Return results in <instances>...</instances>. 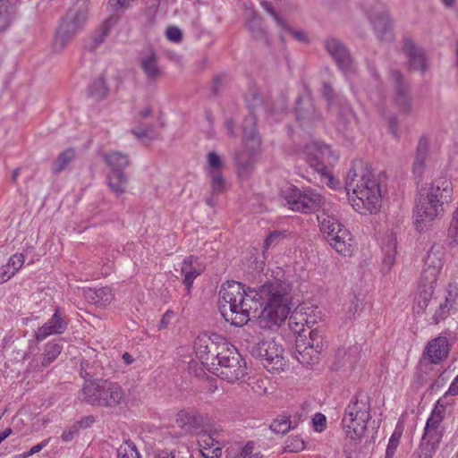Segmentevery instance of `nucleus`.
Returning a JSON list of instances; mask_svg holds the SVG:
<instances>
[{
  "label": "nucleus",
  "mask_w": 458,
  "mask_h": 458,
  "mask_svg": "<svg viewBox=\"0 0 458 458\" xmlns=\"http://www.w3.org/2000/svg\"><path fill=\"white\" fill-rule=\"evenodd\" d=\"M220 312L227 322L242 327L257 317L264 329L278 328L287 318L293 307L292 285L274 280L259 288H245L236 281H227L219 291Z\"/></svg>",
  "instance_id": "f257e3e1"
},
{
  "label": "nucleus",
  "mask_w": 458,
  "mask_h": 458,
  "mask_svg": "<svg viewBox=\"0 0 458 458\" xmlns=\"http://www.w3.org/2000/svg\"><path fill=\"white\" fill-rule=\"evenodd\" d=\"M345 189L352 208L362 213H376L381 207V189L370 169L362 160L352 163L348 171Z\"/></svg>",
  "instance_id": "f03ea898"
},
{
  "label": "nucleus",
  "mask_w": 458,
  "mask_h": 458,
  "mask_svg": "<svg viewBox=\"0 0 458 458\" xmlns=\"http://www.w3.org/2000/svg\"><path fill=\"white\" fill-rule=\"evenodd\" d=\"M453 184L450 180L440 177L421 187L415 202V224L422 231L427 224L443 215L445 205L452 200Z\"/></svg>",
  "instance_id": "7ed1b4c3"
},
{
  "label": "nucleus",
  "mask_w": 458,
  "mask_h": 458,
  "mask_svg": "<svg viewBox=\"0 0 458 458\" xmlns=\"http://www.w3.org/2000/svg\"><path fill=\"white\" fill-rule=\"evenodd\" d=\"M80 396L87 404L107 409L125 404L127 401L124 389L117 382L103 378L85 380Z\"/></svg>",
  "instance_id": "20e7f679"
},
{
  "label": "nucleus",
  "mask_w": 458,
  "mask_h": 458,
  "mask_svg": "<svg viewBox=\"0 0 458 458\" xmlns=\"http://www.w3.org/2000/svg\"><path fill=\"white\" fill-rule=\"evenodd\" d=\"M370 398L365 393H359L348 403L342 420L343 428L347 437L360 441L367 430L371 419Z\"/></svg>",
  "instance_id": "39448f33"
},
{
  "label": "nucleus",
  "mask_w": 458,
  "mask_h": 458,
  "mask_svg": "<svg viewBox=\"0 0 458 458\" xmlns=\"http://www.w3.org/2000/svg\"><path fill=\"white\" fill-rule=\"evenodd\" d=\"M89 0H76L56 31L53 42L55 51L63 50L67 43L84 28L89 19Z\"/></svg>",
  "instance_id": "423d86ee"
},
{
  "label": "nucleus",
  "mask_w": 458,
  "mask_h": 458,
  "mask_svg": "<svg viewBox=\"0 0 458 458\" xmlns=\"http://www.w3.org/2000/svg\"><path fill=\"white\" fill-rule=\"evenodd\" d=\"M232 346L226 339L216 334L212 335L202 334L194 342L197 358L210 372L219 365L220 357H224Z\"/></svg>",
  "instance_id": "0eeeda50"
},
{
  "label": "nucleus",
  "mask_w": 458,
  "mask_h": 458,
  "mask_svg": "<svg viewBox=\"0 0 458 458\" xmlns=\"http://www.w3.org/2000/svg\"><path fill=\"white\" fill-rule=\"evenodd\" d=\"M445 418L444 406L436 405L427 420L419 451L434 456L444 436L442 421Z\"/></svg>",
  "instance_id": "6e6552de"
},
{
  "label": "nucleus",
  "mask_w": 458,
  "mask_h": 458,
  "mask_svg": "<svg viewBox=\"0 0 458 458\" xmlns=\"http://www.w3.org/2000/svg\"><path fill=\"white\" fill-rule=\"evenodd\" d=\"M323 347V338L318 330L301 329L296 338L295 358L304 365L317 363Z\"/></svg>",
  "instance_id": "1a4fd4ad"
},
{
  "label": "nucleus",
  "mask_w": 458,
  "mask_h": 458,
  "mask_svg": "<svg viewBox=\"0 0 458 458\" xmlns=\"http://www.w3.org/2000/svg\"><path fill=\"white\" fill-rule=\"evenodd\" d=\"M285 205L293 211L310 214L318 210L324 198L311 188L300 189L296 186L289 188L284 195Z\"/></svg>",
  "instance_id": "9d476101"
},
{
  "label": "nucleus",
  "mask_w": 458,
  "mask_h": 458,
  "mask_svg": "<svg viewBox=\"0 0 458 458\" xmlns=\"http://www.w3.org/2000/svg\"><path fill=\"white\" fill-rule=\"evenodd\" d=\"M211 373L230 383L244 380L247 376L246 362L237 350L232 346L224 357H220Z\"/></svg>",
  "instance_id": "9b49d317"
},
{
  "label": "nucleus",
  "mask_w": 458,
  "mask_h": 458,
  "mask_svg": "<svg viewBox=\"0 0 458 458\" xmlns=\"http://www.w3.org/2000/svg\"><path fill=\"white\" fill-rule=\"evenodd\" d=\"M251 355L261 360L268 371H280L285 366L283 348L274 339H263L251 348Z\"/></svg>",
  "instance_id": "f8f14e48"
},
{
  "label": "nucleus",
  "mask_w": 458,
  "mask_h": 458,
  "mask_svg": "<svg viewBox=\"0 0 458 458\" xmlns=\"http://www.w3.org/2000/svg\"><path fill=\"white\" fill-rule=\"evenodd\" d=\"M442 256L443 254L440 250H435V248L432 247L425 259L420 277L422 284L427 288L425 290L426 296L424 297L423 304L420 305L422 308L428 306V296H431L434 284L443 267Z\"/></svg>",
  "instance_id": "ddd939ff"
},
{
  "label": "nucleus",
  "mask_w": 458,
  "mask_h": 458,
  "mask_svg": "<svg viewBox=\"0 0 458 458\" xmlns=\"http://www.w3.org/2000/svg\"><path fill=\"white\" fill-rule=\"evenodd\" d=\"M209 422L208 415L200 412L194 407L182 409L175 415L177 427L185 434H199L209 425Z\"/></svg>",
  "instance_id": "4468645a"
},
{
  "label": "nucleus",
  "mask_w": 458,
  "mask_h": 458,
  "mask_svg": "<svg viewBox=\"0 0 458 458\" xmlns=\"http://www.w3.org/2000/svg\"><path fill=\"white\" fill-rule=\"evenodd\" d=\"M389 78L394 84V103L395 106L402 114H410L412 111L411 86L398 70H390Z\"/></svg>",
  "instance_id": "2eb2a0df"
},
{
  "label": "nucleus",
  "mask_w": 458,
  "mask_h": 458,
  "mask_svg": "<svg viewBox=\"0 0 458 458\" xmlns=\"http://www.w3.org/2000/svg\"><path fill=\"white\" fill-rule=\"evenodd\" d=\"M63 344L59 340L48 341L43 347L42 352L38 358H33L29 362L26 372L29 374L42 373L61 354Z\"/></svg>",
  "instance_id": "dca6fc26"
},
{
  "label": "nucleus",
  "mask_w": 458,
  "mask_h": 458,
  "mask_svg": "<svg viewBox=\"0 0 458 458\" xmlns=\"http://www.w3.org/2000/svg\"><path fill=\"white\" fill-rule=\"evenodd\" d=\"M368 17L378 39L382 41H390L393 39L394 36L388 13L383 3H377L371 7L368 11Z\"/></svg>",
  "instance_id": "f3484780"
},
{
  "label": "nucleus",
  "mask_w": 458,
  "mask_h": 458,
  "mask_svg": "<svg viewBox=\"0 0 458 458\" xmlns=\"http://www.w3.org/2000/svg\"><path fill=\"white\" fill-rule=\"evenodd\" d=\"M260 146L254 143H249V146H246L243 142V148L234 152L233 160L238 175L242 180L248 179L253 172Z\"/></svg>",
  "instance_id": "a211bd4d"
},
{
  "label": "nucleus",
  "mask_w": 458,
  "mask_h": 458,
  "mask_svg": "<svg viewBox=\"0 0 458 458\" xmlns=\"http://www.w3.org/2000/svg\"><path fill=\"white\" fill-rule=\"evenodd\" d=\"M67 327V317L60 308H56L52 317L36 330L34 336L37 342H41L51 335L64 334Z\"/></svg>",
  "instance_id": "6ab92c4d"
},
{
  "label": "nucleus",
  "mask_w": 458,
  "mask_h": 458,
  "mask_svg": "<svg viewBox=\"0 0 458 458\" xmlns=\"http://www.w3.org/2000/svg\"><path fill=\"white\" fill-rule=\"evenodd\" d=\"M205 267L199 260L198 257L190 256L183 259L181 265V276L182 284L186 288L184 297L191 298L194 280L204 272Z\"/></svg>",
  "instance_id": "aec40b11"
},
{
  "label": "nucleus",
  "mask_w": 458,
  "mask_h": 458,
  "mask_svg": "<svg viewBox=\"0 0 458 458\" xmlns=\"http://www.w3.org/2000/svg\"><path fill=\"white\" fill-rule=\"evenodd\" d=\"M325 48L334 58L339 69L344 72H352V59L344 45L336 38H327L325 41Z\"/></svg>",
  "instance_id": "412c9836"
},
{
  "label": "nucleus",
  "mask_w": 458,
  "mask_h": 458,
  "mask_svg": "<svg viewBox=\"0 0 458 458\" xmlns=\"http://www.w3.org/2000/svg\"><path fill=\"white\" fill-rule=\"evenodd\" d=\"M331 154L327 145L319 142H311L307 146L308 161L318 173L328 174L325 160Z\"/></svg>",
  "instance_id": "4be33fe9"
},
{
  "label": "nucleus",
  "mask_w": 458,
  "mask_h": 458,
  "mask_svg": "<svg viewBox=\"0 0 458 458\" xmlns=\"http://www.w3.org/2000/svg\"><path fill=\"white\" fill-rule=\"evenodd\" d=\"M139 64L148 81L155 82L164 76V70L159 65L157 55L153 50L141 55Z\"/></svg>",
  "instance_id": "5701e85b"
},
{
  "label": "nucleus",
  "mask_w": 458,
  "mask_h": 458,
  "mask_svg": "<svg viewBox=\"0 0 458 458\" xmlns=\"http://www.w3.org/2000/svg\"><path fill=\"white\" fill-rule=\"evenodd\" d=\"M403 52L408 58L410 67L412 70L425 72L428 69L427 59L424 51L418 47L411 39L407 38L403 43Z\"/></svg>",
  "instance_id": "b1692460"
},
{
  "label": "nucleus",
  "mask_w": 458,
  "mask_h": 458,
  "mask_svg": "<svg viewBox=\"0 0 458 458\" xmlns=\"http://www.w3.org/2000/svg\"><path fill=\"white\" fill-rule=\"evenodd\" d=\"M449 351L447 338L439 336L428 344L425 350V355L431 363L438 364L447 358Z\"/></svg>",
  "instance_id": "393cba45"
},
{
  "label": "nucleus",
  "mask_w": 458,
  "mask_h": 458,
  "mask_svg": "<svg viewBox=\"0 0 458 458\" xmlns=\"http://www.w3.org/2000/svg\"><path fill=\"white\" fill-rule=\"evenodd\" d=\"M327 242L336 252L343 256H351L354 251V241L346 228L338 232L335 236L330 237Z\"/></svg>",
  "instance_id": "a878e982"
},
{
  "label": "nucleus",
  "mask_w": 458,
  "mask_h": 458,
  "mask_svg": "<svg viewBox=\"0 0 458 458\" xmlns=\"http://www.w3.org/2000/svg\"><path fill=\"white\" fill-rule=\"evenodd\" d=\"M106 181L110 191L116 197H120L127 191L129 179L121 169L110 171Z\"/></svg>",
  "instance_id": "bb28decb"
},
{
  "label": "nucleus",
  "mask_w": 458,
  "mask_h": 458,
  "mask_svg": "<svg viewBox=\"0 0 458 458\" xmlns=\"http://www.w3.org/2000/svg\"><path fill=\"white\" fill-rule=\"evenodd\" d=\"M84 296L89 303L100 307L107 306L114 300V293L109 287L89 288Z\"/></svg>",
  "instance_id": "cd10ccee"
},
{
  "label": "nucleus",
  "mask_w": 458,
  "mask_h": 458,
  "mask_svg": "<svg viewBox=\"0 0 458 458\" xmlns=\"http://www.w3.org/2000/svg\"><path fill=\"white\" fill-rule=\"evenodd\" d=\"M429 149V140L426 137H421L419 140L414 162L412 165V173L416 177H421L425 171V163Z\"/></svg>",
  "instance_id": "c85d7f7f"
},
{
  "label": "nucleus",
  "mask_w": 458,
  "mask_h": 458,
  "mask_svg": "<svg viewBox=\"0 0 458 458\" xmlns=\"http://www.w3.org/2000/svg\"><path fill=\"white\" fill-rule=\"evenodd\" d=\"M384 269L389 271L395 261L396 236L394 233H387L382 243Z\"/></svg>",
  "instance_id": "c756f323"
},
{
  "label": "nucleus",
  "mask_w": 458,
  "mask_h": 458,
  "mask_svg": "<svg viewBox=\"0 0 458 458\" xmlns=\"http://www.w3.org/2000/svg\"><path fill=\"white\" fill-rule=\"evenodd\" d=\"M318 221L319 224L320 231L325 235V238L327 242L329 241L330 237L335 236L338 232L345 228L338 222L335 216H330L326 212H322L318 216Z\"/></svg>",
  "instance_id": "7c9ffc66"
},
{
  "label": "nucleus",
  "mask_w": 458,
  "mask_h": 458,
  "mask_svg": "<svg viewBox=\"0 0 458 458\" xmlns=\"http://www.w3.org/2000/svg\"><path fill=\"white\" fill-rule=\"evenodd\" d=\"M256 125L257 116L255 111H250V114L244 118L242 123L243 142H245L246 146H249V143L261 145Z\"/></svg>",
  "instance_id": "2f4dec72"
},
{
  "label": "nucleus",
  "mask_w": 458,
  "mask_h": 458,
  "mask_svg": "<svg viewBox=\"0 0 458 458\" xmlns=\"http://www.w3.org/2000/svg\"><path fill=\"white\" fill-rule=\"evenodd\" d=\"M108 95V87L103 76L95 79L89 85V96L95 101H102Z\"/></svg>",
  "instance_id": "473e14b6"
},
{
  "label": "nucleus",
  "mask_w": 458,
  "mask_h": 458,
  "mask_svg": "<svg viewBox=\"0 0 458 458\" xmlns=\"http://www.w3.org/2000/svg\"><path fill=\"white\" fill-rule=\"evenodd\" d=\"M104 159L111 167V171L115 169H121L123 171V169L126 168L130 164L128 155L119 151H113L106 154L104 156Z\"/></svg>",
  "instance_id": "72a5a7b5"
},
{
  "label": "nucleus",
  "mask_w": 458,
  "mask_h": 458,
  "mask_svg": "<svg viewBox=\"0 0 458 458\" xmlns=\"http://www.w3.org/2000/svg\"><path fill=\"white\" fill-rule=\"evenodd\" d=\"M13 14V5L7 0H0V32L9 28Z\"/></svg>",
  "instance_id": "f704fd0d"
},
{
  "label": "nucleus",
  "mask_w": 458,
  "mask_h": 458,
  "mask_svg": "<svg viewBox=\"0 0 458 458\" xmlns=\"http://www.w3.org/2000/svg\"><path fill=\"white\" fill-rule=\"evenodd\" d=\"M74 157L75 151L73 148H67L61 152L53 163L52 172L55 174L61 173Z\"/></svg>",
  "instance_id": "c9c22d12"
},
{
  "label": "nucleus",
  "mask_w": 458,
  "mask_h": 458,
  "mask_svg": "<svg viewBox=\"0 0 458 458\" xmlns=\"http://www.w3.org/2000/svg\"><path fill=\"white\" fill-rule=\"evenodd\" d=\"M118 458H140L135 444L131 440L124 441L117 449Z\"/></svg>",
  "instance_id": "e433bc0d"
},
{
  "label": "nucleus",
  "mask_w": 458,
  "mask_h": 458,
  "mask_svg": "<svg viewBox=\"0 0 458 458\" xmlns=\"http://www.w3.org/2000/svg\"><path fill=\"white\" fill-rule=\"evenodd\" d=\"M215 431H211L209 433L204 431H200L199 433V440L198 445L199 446V450L203 449L205 451H209L210 449H213L215 446L221 445L219 441L216 440L213 437V434Z\"/></svg>",
  "instance_id": "4c0bfd02"
},
{
  "label": "nucleus",
  "mask_w": 458,
  "mask_h": 458,
  "mask_svg": "<svg viewBox=\"0 0 458 458\" xmlns=\"http://www.w3.org/2000/svg\"><path fill=\"white\" fill-rule=\"evenodd\" d=\"M207 163L208 173H221L225 166L222 157L215 151H211L207 155Z\"/></svg>",
  "instance_id": "58836bf2"
},
{
  "label": "nucleus",
  "mask_w": 458,
  "mask_h": 458,
  "mask_svg": "<svg viewBox=\"0 0 458 458\" xmlns=\"http://www.w3.org/2000/svg\"><path fill=\"white\" fill-rule=\"evenodd\" d=\"M245 101L250 111H255L262 107V99L257 89H250L245 94Z\"/></svg>",
  "instance_id": "ea45409f"
},
{
  "label": "nucleus",
  "mask_w": 458,
  "mask_h": 458,
  "mask_svg": "<svg viewBox=\"0 0 458 458\" xmlns=\"http://www.w3.org/2000/svg\"><path fill=\"white\" fill-rule=\"evenodd\" d=\"M401 437H402V430H400L396 428L389 438V441H388V444L386 446V450L385 458H394L396 449L400 444Z\"/></svg>",
  "instance_id": "a19ab883"
},
{
  "label": "nucleus",
  "mask_w": 458,
  "mask_h": 458,
  "mask_svg": "<svg viewBox=\"0 0 458 458\" xmlns=\"http://www.w3.org/2000/svg\"><path fill=\"white\" fill-rule=\"evenodd\" d=\"M249 28L254 38L257 39H264L267 41V32L261 26L260 18H258L256 15H254L253 18L249 21Z\"/></svg>",
  "instance_id": "79ce46f5"
},
{
  "label": "nucleus",
  "mask_w": 458,
  "mask_h": 458,
  "mask_svg": "<svg viewBox=\"0 0 458 458\" xmlns=\"http://www.w3.org/2000/svg\"><path fill=\"white\" fill-rule=\"evenodd\" d=\"M208 176L211 182V189L214 194L222 193L225 188V181L221 173H208Z\"/></svg>",
  "instance_id": "37998d69"
},
{
  "label": "nucleus",
  "mask_w": 458,
  "mask_h": 458,
  "mask_svg": "<svg viewBox=\"0 0 458 458\" xmlns=\"http://www.w3.org/2000/svg\"><path fill=\"white\" fill-rule=\"evenodd\" d=\"M116 22V19L115 18H109L107 19L102 25L101 29H100V33L98 34L97 36H95L92 39V42H93V47H98L100 44H102V42L104 41V38H106V36L107 35L110 28Z\"/></svg>",
  "instance_id": "c03bdc74"
},
{
  "label": "nucleus",
  "mask_w": 458,
  "mask_h": 458,
  "mask_svg": "<svg viewBox=\"0 0 458 458\" xmlns=\"http://www.w3.org/2000/svg\"><path fill=\"white\" fill-rule=\"evenodd\" d=\"M261 6L267 13H268L273 17V19L275 20V21L276 22L280 29H289V24L287 23V21L276 12L273 5L269 2L265 0L262 1Z\"/></svg>",
  "instance_id": "a18cd8bd"
},
{
  "label": "nucleus",
  "mask_w": 458,
  "mask_h": 458,
  "mask_svg": "<svg viewBox=\"0 0 458 458\" xmlns=\"http://www.w3.org/2000/svg\"><path fill=\"white\" fill-rule=\"evenodd\" d=\"M290 428L291 422L287 419H276L270 425V429L276 434H285Z\"/></svg>",
  "instance_id": "49530a36"
},
{
  "label": "nucleus",
  "mask_w": 458,
  "mask_h": 458,
  "mask_svg": "<svg viewBox=\"0 0 458 458\" xmlns=\"http://www.w3.org/2000/svg\"><path fill=\"white\" fill-rule=\"evenodd\" d=\"M454 308L452 307L451 304L446 302H440L438 308L436 310L433 315V320L436 324L439 323L441 320L445 319L446 316L450 313L452 310Z\"/></svg>",
  "instance_id": "de8ad7c7"
},
{
  "label": "nucleus",
  "mask_w": 458,
  "mask_h": 458,
  "mask_svg": "<svg viewBox=\"0 0 458 458\" xmlns=\"http://www.w3.org/2000/svg\"><path fill=\"white\" fill-rule=\"evenodd\" d=\"M24 261L23 254L15 253L9 259L7 265L12 268L13 273H16L22 267Z\"/></svg>",
  "instance_id": "09e8293b"
},
{
  "label": "nucleus",
  "mask_w": 458,
  "mask_h": 458,
  "mask_svg": "<svg viewBox=\"0 0 458 458\" xmlns=\"http://www.w3.org/2000/svg\"><path fill=\"white\" fill-rule=\"evenodd\" d=\"M458 300V288L455 285H449L446 290L445 302L451 304L455 309Z\"/></svg>",
  "instance_id": "8fccbe9b"
},
{
  "label": "nucleus",
  "mask_w": 458,
  "mask_h": 458,
  "mask_svg": "<svg viewBox=\"0 0 458 458\" xmlns=\"http://www.w3.org/2000/svg\"><path fill=\"white\" fill-rule=\"evenodd\" d=\"M360 311V303L359 300L354 297L348 307V310H346L345 317L347 319H353L356 318V315Z\"/></svg>",
  "instance_id": "3c124183"
},
{
  "label": "nucleus",
  "mask_w": 458,
  "mask_h": 458,
  "mask_svg": "<svg viewBox=\"0 0 458 458\" xmlns=\"http://www.w3.org/2000/svg\"><path fill=\"white\" fill-rule=\"evenodd\" d=\"M79 432L80 425L73 423L71 427L64 430L61 438L64 442H70L78 435Z\"/></svg>",
  "instance_id": "603ef678"
},
{
  "label": "nucleus",
  "mask_w": 458,
  "mask_h": 458,
  "mask_svg": "<svg viewBox=\"0 0 458 458\" xmlns=\"http://www.w3.org/2000/svg\"><path fill=\"white\" fill-rule=\"evenodd\" d=\"M165 36L167 39L174 43H179L182 39V30L174 26H171L166 29Z\"/></svg>",
  "instance_id": "864d4df0"
},
{
  "label": "nucleus",
  "mask_w": 458,
  "mask_h": 458,
  "mask_svg": "<svg viewBox=\"0 0 458 458\" xmlns=\"http://www.w3.org/2000/svg\"><path fill=\"white\" fill-rule=\"evenodd\" d=\"M388 131L394 137L399 138V122L395 114L391 115L387 121Z\"/></svg>",
  "instance_id": "5fc2aeb1"
},
{
  "label": "nucleus",
  "mask_w": 458,
  "mask_h": 458,
  "mask_svg": "<svg viewBox=\"0 0 458 458\" xmlns=\"http://www.w3.org/2000/svg\"><path fill=\"white\" fill-rule=\"evenodd\" d=\"M282 233L277 231L270 233L265 240V247L267 249L270 246L276 244L279 240L282 239Z\"/></svg>",
  "instance_id": "6e6d98bb"
},
{
  "label": "nucleus",
  "mask_w": 458,
  "mask_h": 458,
  "mask_svg": "<svg viewBox=\"0 0 458 458\" xmlns=\"http://www.w3.org/2000/svg\"><path fill=\"white\" fill-rule=\"evenodd\" d=\"M200 454L204 458H221L222 456V445L215 446L209 451L200 449Z\"/></svg>",
  "instance_id": "4d7b16f0"
},
{
  "label": "nucleus",
  "mask_w": 458,
  "mask_h": 458,
  "mask_svg": "<svg viewBox=\"0 0 458 458\" xmlns=\"http://www.w3.org/2000/svg\"><path fill=\"white\" fill-rule=\"evenodd\" d=\"M15 273L12 272V268L6 264L0 267V284L7 282Z\"/></svg>",
  "instance_id": "13d9d810"
},
{
  "label": "nucleus",
  "mask_w": 458,
  "mask_h": 458,
  "mask_svg": "<svg viewBox=\"0 0 458 458\" xmlns=\"http://www.w3.org/2000/svg\"><path fill=\"white\" fill-rule=\"evenodd\" d=\"M284 31L291 33L298 41L306 42L308 40L307 34L302 30H295L289 26V29H282Z\"/></svg>",
  "instance_id": "bf43d9fd"
},
{
  "label": "nucleus",
  "mask_w": 458,
  "mask_h": 458,
  "mask_svg": "<svg viewBox=\"0 0 458 458\" xmlns=\"http://www.w3.org/2000/svg\"><path fill=\"white\" fill-rule=\"evenodd\" d=\"M134 0H109L108 4L114 9H125Z\"/></svg>",
  "instance_id": "052dcab7"
},
{
  "label": "nucleus",
  "mask_w": 458,
  "mask_h": 458,
  "mask_svg": "<svg viewBox=\"0 0 458 458\" xmlns=\"http://www.w3.org/2000/svg\"><path fill=\"white\" fill-rule=\"evenodd\" d=\"M313 422H314L315 426L317 427V429L318 431H322L326 425V417L321 413H318V414H316L315 418L313 419Z\"/></svg>",
  "instance_id": "680f3d73"
},
{
  "label": "nucleus",
  "mask_w": 458,
  "mask_h": 458,
  "mask_svg": "<svg viewBox=\"0 0 458 458\" xmlns=\"http://www.w3.org/2000/svg\"><path fill=\"white\" fill-rule=\"evenodd\" d=\"M95 422V418L93 416H87L82 418L81 420L75 422V424L80 425L81 428H86L90 427Z\"/></svg>",
  "instance_id": "e2e57ef3"
},
{
  "label": "nucleus",
  "mask_w": 458,
  "mask_h": 458,
  "mask_svg": "<svg viewBox=\"0 0 458 458\" xmlns=\"http://www.w3.org/2000/svg\"><path fill=\"white\" fill-rule=\"evenodd\" d=\"M323 96L328 100L331 101L334 98V90L330 84L324 83L322 89Z\"/></svg>",
  "instance_id": "0e129e2a"
},
{
  "label": "nucleus",
  "mask_w": 458,
  "mask_h": 458,
  "mask_svg": "<svg viewBox=\"0 0 458 458\" xmlns=\"http://www.w3.org/2000/svg\"><path fill=\"white\" fill-rule=\"evenodd\" d=\"M173 317V312L167 310L162 317L159 323V329H164L169 324L171 318Z\"/></svg>",
  "instance_id": "69168bd1"
},
{
  "label": "nucleus",
  "mask_w": 458,
  "mask_h": 458,
  "mask_svg": "<svg viewBox=\"0 0 458 458\" xmlns=\"http://www.w3.org/2000/svg\"><path fill=\"white\" fill-rule=\"evenodd\" d=\"M225 129L227 130L228 133L232 137L236 136L235 129H234V123L231 119H226L225 122Z\"/></svg>",
  "instance_id": "338daca9"
},
{
  "label": "nucleus",
  "mask_w": 458,
  "mask_h": 458,
  "mask_svg": "<svg viewBox=\"0 0 458 458\" xmlns=\"http://www.w3.org/2000/svg\"><path fill=\"white\" fill-rule=\"evenodd\" d=\"M447 393L452 395L458 394V376L451 383V386H449Z\"/></svg>",
  "instance_id": "774afa93"
}]
</instances>
